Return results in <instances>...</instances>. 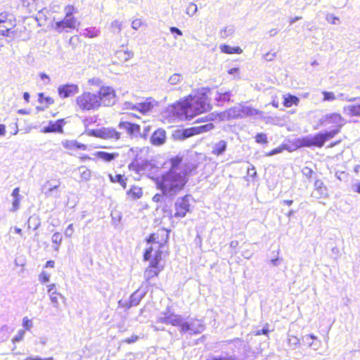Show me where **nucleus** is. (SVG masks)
I'll return each instance as SVG.
<instances>
[{
  "label": "nucleus",
  "mask_w": 360,
  "mask_h": 360,
  "mask_svg": "<svg viewBox=\"0 0 360 360\" xmlns=\"http://www.w3.org/2000/svg\"><path fill=\"white\" fill-rule=\"evenodd\" d=\"M187 181L186 173L170 169L160 176H158L155 184L163 195L174 197L184 188Z\"/></svg>",
  "instance_id": "nucleus-1"
},
{
  "label": "nucleus",
  "mask_w": 360,
  "mask_h": 360,
  "mask_svg": "<svg viewBox=\"0 0 360 360\" xmlns=\"http://www.w3.org/2000/svg\"><path fill=\"white\" fill-rule=\"evenodd\" d=\"M190 117L203 113L210 110V105L205 92L196 91L194 96L190 95L186 98Z\"/></svg>",
  "instance_id": "nucleus-2"
},
{
  "label": "nucleus",
  "mask_w": 360,
  "mask_h": 360,
  "mask_svg": "<svg viewBox=\"0 0 360 360\" xmlns=\"http://www.w3.org/2000/svg\"><path fill=\"white\" fill-rule=\"evenodd\" d=\"M158 233H153L150 236L148 239V243H153L158 250L155 251L154 258L150 262V266L146 269L144 272V278L147 282H150V281L155 276H158L159 272L161 271V269L159 267V262L161 259V252L160 251V248L161 247V244L156 241L158 236Z\"/></svg>",
  "instance_id": "nucleus-3"
},
{
  "label": "nucleus",
  "mask_w": 360,
  "mask_h": 360,
  "mask_svg": "<svg viewBox=\"0 0 360 360\" xmlns=\"http://www.w3.org/2000/svg\"><path fill=\"white\" fill-rule=\"evenodd\" d=\"M259 112L249 106L238 105L228 109L221 115L222 120H231L243 117L245 116H254Z\"/></svg>",
  "instance_id": "nucleus-4"
},
{
  "label": "nucleus",
  "mask_w": 360,
  "mask_h": 360,
  "mask_svg": "<svg viewBox=\"0 0 360 360\" xmlns=\"http://www.w3.org/2000/svg\"><path fill=\"white\" fill-rule=\"evenodd\" d=\"M65 16L63 20L57 21L55 25V30L61 32L65 28L74 29L77 25V20L73 17V13L77 12V8L72 6L68 5L65 7Z\"/></svg>",
  "instance_id": "nucleus-5"
},
{
  "label": "nucleus",
  "mask_w": 360,
  "mask_h": 360,
  "mask_svg": "<svg viewBox=\"0 0 360 360\" xmlns=\"http://www.w3.org/2000/svg\"><path fill=\"white\" fill-rule=\"evenodd\" d=\"M212 129H214V124L210 122L200 126H195L188 129L176 130L174 134V136L176 139H185L195 134H200L209 131Z\"/></svg>",
  "instance_id": "nucleus-6"
},
{
  "label": "nucleus",
  "mask_w": 360,
  "mask_h": 360,
  "mask_svg": "<svg viewBox=\"0 0 360 360\" xmlns=\"http://www.w3.org/2000/svg\"><path fill=\"white\" fill-rule=\"evenodd\" d=\"M77 103L83 110H91L99 105V96L97 91L94 93L84 92L77 98Z\"/></svg>",
  "instance_id": "nucleus-7"
},
{
  "label": "nucleus",
  "mask_w": 360,
  "mask_h": 360,
  "mask_svg": "<svg viewBox=\"0 0 360 360\" xmlns=\"http://www.w3.org/2000/svg\"><path fill=\"white\" fill-rule=\"evenodd\" d=\"M190 195H185L184 197L179 198L176 200L174 204V217H184L186 215V213L190 212Z\"/></svg>",
  "instance_id": "nucleus-8"
},
{
  "label": "nucleus",
  "mask_w": 360,
  "mask_h": 360,
  "mask_svg": "<svg viewBox=\"0 0 360 360\" xmlns=\"http://www.w3.org/2000/svg\"><path fill=\"white\" fill-rule=\"evenodd\" d=\"M170 112L174 116L181 120L192 119L188 114V108L186 99L173 105L170 109Z\"/></svg>",
  "instance_id": "nucleus-9"
},
{
  "label": "nucleus",
  "mask_w": 360,
  "mask_h": 360,
  "mask_svg": "<svg viewBox=\"0 0 360 360\" xmlns=\"http://www.w3.org/2000/svg\"><path fill=\"white\" fill-rule=\"evenodd\" d=\"M204 330V326L200 320L191 319L184 321L181 332L189 334H197Z\"/></svg>",
  "instance_id": "nucleus-10"
},
{
  "label": "nucleus",
  "mask_w": 360,
  "mask_h": 360,
  "mask_svg": "<svg viewBox=\"0 0 360 360\" xmlns=\"http://www.w3.org/2000/svg\"><path fill=\"white\" fill-rule=\"evenodd\" d=\"M340 131V125L338 129H334L329 131H326L324 133H319L316 135L311 136L313 146L317 147H322L325 142L329 139H333L337 134H338Z\"/></svg>",
  "instance_id": "nucleus-11"
},
{
  "label": "nucleus",
  "mask_w": 360,
  "mask_h": 360,
  "mask_svg": "<svg viewBox=\"0 0 360 360\" xmlns=\"http://www.w3.org/2000/svg\"><path fill=\"white\" fill-rule=\"evenodd\" d=\"M91 134L96 137L103 139H109L117 141L120 139V132L116 131L113 128L103 127L98 130H94Z\"/></svg>",
  "instance_id": "nucleus-12"
},
{
  "label": "nucleus",
  "mask_w": 360,
  "mask_h": 360,
  "mask_svg": "<svg viewBox=\"0 0 360 360\" xmlns=\"http://www.w3.org/2000/svg\"><path fill=\"white\" fill-rule=\"evenodd\" d=\"M158 322L166 324H172L182 328L184 323L182 318L179 315L172 313H163L158 318Z\"/></svg>",
  "instance_id": "nucleus-13"
},
{
  "label": "nucleus",
  "mask_w": 360,
  "mask_h": 360,
  "mask_svg": "<svg viewBox=\"0 0 360 360\" xmlns=\"http://www.w3.org/2000/svg\"><path fill=\"white\" fill-rule=\"evenodd\" d=\"M120 129L125 131L130 136H138L140 134L141 127L127 121H122L119 123Z\"/></svg>",
  "instance_id": "nucleus-14"
},
{
  "label": "nucleus",
  "mask_w": 360,
  "mask_h": 360,
  "mask_svg": "<svg viewBox=\"0 0 360 360\" xmlns=\"http://www.w3.org/2000/svg\"><path fill=\"white\" fill-rule=\"evenodd\" d=\"M60 185V181L58 179L51 181H46L41 186V191L46 198L52 197L53 193L58 189Z\"/></svg>",
  "instance_id": "nucleus-15"
},
{
  "label": "nucleus",
  "mask_w": 360,
  "mask_h": 360,
  "mask_svg": "<svg viewBox=\"0 0 360 360\" xmlns=\"http://www.w3.org/2000/svg\"><path fill=\"white\" fill-rule=\"evenodd\" d=\"M47 292L51 303L55 308L58 309L60 305L59 297L63 298V296L57 291L54 283L47 285Z\"/></svg>",
  "instance_id": "nucleus-16"
},
{
  "label": "nucleus",
  "mask_w": 360,
  "mask_h": 360,
  "mask_svg": "<svg viewBox=\"0 0 360 360\" xmlns=\"http://www.w3.org/2000/svg\"><path fill=\"white\" fill-rule=\"evenodd\" d=\"M99 96V103H102L104 105H112L115 103V91H97Z\"/></svg>",
  "instance_id": "nucleus-17"
},
{
  "label": "nucleus",
  "mask_w": 360,
  "mask_h": 360,
  "mask_svg": "<svg viewBox=\"0 0 360 360\" xmlns=\"http://www.w3.org/2000/svg\"><path fill=\"white\" fill-rule=\"evenodd\" d=\"M328 195L327 188L321 180H316L314 183V191L311 196L316 198H324Z\"/></svg>",
  "instance_id": "nucleus-18"
},
{
  "label": "nucleus",
  "mask_w": 360,
  "mask_h": 360,
  "mask_svg": "<svg viewBox=\"0 0 360 360\" xmlns=\"http://www.w3.org/2000/svg\"><path fill=\"white\" fill-rule=\"evenodd\" d=\"M165 131L162 129H158L153 134L150 141L155 146H160L165 143Z\"/></svg>",
  "instance_id": "nucleus-19"
},
{
  "label": "nucleus",
  "mask_w": 360,
  "mask_h": 360,
  "mask_svg": "<svg viewBox=\"0 0 360 360\" xmlns=\"http://www.w3.org/2000/svg\"><path fill=\"white\" fill-rule=\"evenodd\" d=\"M63 123V120H58L56 122H50L49 126L44 128V131L46 133L62 132Z\"/></svg>",
  "instance_id": "nucleus-20"
},
{
  "label": "nucleus",
  "mask_w": 360,
  "mask_h": 360,
  "mask_svg": "<svg viewBox=\"0 0 360 360\" xmlns=\"http://www.w3.org/2000/svg\"><path fill=\"white\" fill-rule=\"evenodd\" d=\"M325 120H327V124H336L335 129H338L340 125V128L342 126V117L340 114L331 113L325 115Z\"/></svg>",
  "instance_id": "nucleus-21"
},
{
  "label": "nucleus",
  "mask_w": 360,
  "mask_h": 360,
  "mask_svg": "<svg viewBox=\"0 0 360 360\" xmlns=\"http://www.w3.org/2000/svg\"><path fill=\"white\" fill-rule=\"evenodd\" d=\"M226 148L227 142L224 140H221L213 145L212 153L214 155L219 156L226 151Z\"/></svg>",
  "instance_id": "nucleus-22"
},
{
  "label": "nucleus",
  "mask_w": 360,
  "mask_h": 360,
  "mask_svg": "<svg viewBox=\"0 0 360 360\" xmlns=\"http://www.w3.org/2000/svg\"><path fill=\"white\" fill-rule=\"evenodd\" d=\"M15 26V20H8L0 23V34L2 35H8L9 32Z\"/></svg>",
  "instance_id": "nucleus-23"
},
{
  "label": "nucleus",
  "mask_w": 360,
  "mask_h": 360,
  "mask_svg": "<svg viewBox=\"0 0 360 360\" xmlns=\"http://www.w3.org/2000/svg\"><path fill=\"white\" fill-rule=\"evenodd\" d=\"M13 202H12V208L11 211L15 212L20 207V202L22 199V196L20 195V188H15L13 189L12 194Z\"/></svg>",
  "instance_id": "nucleus-24"
},
{
  "label": "nucleus",
  "mask_w": 360,
  "mask_h": 360,
  "mask_svg": "<svg viewBox=\"0 0 360 360\" xmlns=\"http://www.w3.org/2000/svg\"><path fill=\"white\" fill-rule=\"evenodd\" d=\"M118 153H109L105 151H98L96 156L105 162H110L118 157Z\"/></svg>",
  "instance_id": "nucleus-25"
},
{
  "label": "nucleus",
  "mask_w": 360,
  "mask_h": 360,
  "mask_svg": "<svg viewBox=\"0 0 360 360\" xmlns=\"http://www.w3.org/2000/svg\"><path fill=\"white\" fill-rule=\"evenodd\" d=\"M88 83L89 85L94 87L99 88L100 90H111L110 87L105 86L103 84V82L98 77H93L89 79L88 80Z\"/></svg>",
  "instance_id": "nucleus-26"
},
{
  "label": "nucleus",
  "mask_w": 360,
  "mask_h": 360,
  "mask_svg": "<svg viewBox=\"0 0 360 360\" xmlns=\"http://www.w3.org/2000/svg\"><path fill=\"white\" fill-rule=\"evenodd\" d=\"M349 101H352V98H349ZM352 101H354L356 103L354 105H349L347 107L349 113L352 115H360V98H353Z\"/></svg>",
  "instance_id": "nucleus-27"
},
{
  "label": "nucleus",
  "mask_w": 360,
  "mask_h": 360,
  "mask_svg": "<svg viewBox=\"0 0 360 360\" xmlns=\"http://www.w3.org/2000/svg\"><path fill=\"white\" fill-rule=\"evenodd\" d=\"M220 50L222 53L231 54V53H238L240 54L243 52V50L239 46L231 47L226 44H222L220 46Z\"/></svg>",
  "instance_id": "nucleus-28"
},
{
  "label": "nucleus",
  "mask_w": 360,
  "mask_h": 360,
  "mask_svg": "<svg viewBox=\"0 0 360 360\" xmlns=\"http://www.w3.org/2000/svg\"><path fill=\"white\" fill-rule=\"evenodd\" d=\"M143 295L139 293L138 291L134 292L129 298V307L136 306L139 304L140 301L143 298Z\"/></svg>",
  "instance_id": "nucleus-29"
},
{
  "label": "nucleus",
  "mask_w": 360,
  "mask_h": 360,
  "mask_svg": "<svg viewBox=\"0 0 360 360\" xmlns=\"http://www.w3.org/2000/svg\"><path fill=\"white\" fill-rule=\"evenodd\" d=\"M283 104L286 107H291L293 104L297 105L299 102L297 97L287 94L283 96Z\"/></svg>",
  "instance_id": "nucleus-30"
},
{
  "label": "nucleus",
  "mask_w": 360,
  "mask_h": 360,
  "mask_svg": "<svg viewBox=\"0 0 360 360\" xmlns=\"http://www.w3.org/2000/svg\"><path fill=\"white\" fill-rule=\"evenodd\" d=\"M122 30V22L119 20H115L110 25V30L112 33L120 34Z\"/></svg>",
  "instance_id": "nucleus-31"
},
{
  "label": "nucleus",
  "mask_w": 360,
  "mask_h": 360,
  "mask_svg": "<svg viewBox=\"0 0 360 360\" xmlns=\"http://www.w3.org/2000/svg\"><path fill=\"white\" fill-rule=\"evenodd\" d=\"M109 178L111 182L119 183L124 188H126L127 184L123 175L115 174L113 176L112 174H109Z\"/></svg>",
  "instance_id": "nucleus-32"
},
{
  "label": "nucleus",
  "mask_w": 360,
  "mask_h": 360,
  "mask_svg": "<svg viewBox=\"0 0 360 360\" xmlns=\"http://www.w3.org/2000/svg\"><path fill=\"white\" fill-rule=\"evenodd\" d=\"M128 195L131 196L134 199L140 198L142 196L143 192L140 187L133 186L127 192Z\"/></svg>",
  "instance_id": "nucleus-33"
},
{
  "label": "nucleus",
  "mask_w": 360,
  "mask_h": 360,
  "mask_svg": "<svg viewBox=\"0 0 360 360\" xmlns=\"http://www.w3.org/2000/svg\"><path fill=\"white\" fill-rule=\"evenodd\" d=\"M78 169L80 172V177L83 181H87L91 179V171L85 166H81L78 168Z\"/></svg>",
  "instance_id": "nucleus-34"
},
{
  "label": "nucleus",
  "mask_w": 360,
  "mask_h": 360,
  "mask_svg": "<svg viewBox=\"0 0 360 360\" xmlns=\"http://www.w3.org/2000/svg\"><path fill=\"white\" fill-rule=\"evenodd\" d=\"M39 101L41 104H45L44 108L48 107L49 105L52 104L53 103V100L52 98L49 96H44L43 93L39 94Z\"/></svg>",
  "instance_id": "nucleus-35"
},
{
  "label": "nucleus",
  "mask_w": 360,
  "mask_h": 360,
  "mask_svg": "<svg viewBox=\"0 0 360 360\" xmlns=\"http://www.w3.org/2000/svg\"><path fill=\"white\" fill-rule=\"evenodd\" d=\"M51 240H52L53 243L56 245V246L54 247V250L58 251V248H59V245L61 244V242H62L61 234L58 232H56L52 236Z\"/></svg>",
  "instance_id": "nucleus-36"
},
{
  "label": "nucleus",
  "mask_w": 360,
  "mask_h": 360,
  "mask_svg": "<svg viewBox=\"0 0 360 360\" xmlns=\"http://www.w3.org/2000/svg\"><path fill=\"white\" fill-rule=\"evenodd\" d=\"M198 12L197 5L193 2L190 3L186 9V13L192 17Z\"/></svg>",
  "instance_id": "nucleus-37"
},
{
  "label": "nucleus",
  "mask_w": 360,
  "mask_h": 360,
  "mask_svg": "<svg viewBox=\"0 0 360 360\" xmlns=\"http://www.w3.org/2000/svg\"><path fill=\"white\" fill-rule=\"evenodd\" d=\"M325 101H333L336 98H341L342 96V94H340L337 97L334 96L332 91H323Z\"/></svg>",
  "instance_id": "nucleus-38"
},
{
  "label": "nucleus",
  "mask_w": 360,
  "mask_h": 360,
  "mask_svg": "<svg viewBox=\"0 0 360 360\" xmlns=\"http://www.w3.org/2000/svg\"><path fill=\"white\" fill-rule=\"evenodd\" d=\"M288 342L289 346L292 348H296V347L300 344V340L296 336L289 335Z\"/></svg>",
  "instance_id": "nucleus-39"
},
{
  "label": "nucleus",
  "mask_w": 360,
  "mask_h": 360,
  "mask_svg": "<svg viewBox=\"0 0 360 360\" xmlns=\"http://www.w3.org/2000/svg\"><path fill=\"white\" fill-rule=\"evenodd\" d=\"M98 30L95 28H89L84 30V35L87 37H95L98 35Z\"/></svg>",
  "instance_id": "nucleus-40"
},
{
  "label": "nucleus",
  "mask_w": 360,
  "mask_h": 360,
  "mask_svg": "<svg viewBox=\"0 0 360 360\" xmlns=\"http://www.w3.org/2000/svg\"><path fill=\"white\" fill-rule=\"evenodd\" d=\"M8 20H15L14 15L11 13H8L6 12L0 13V23L4 22V21H8Z\"/></svg>",
  "instance_id": "nucleus-41"
},
{
  "label": "nucleus",
  "mask_w": 360,
  "mask_h": 360,
  "mask_svg": "<svg viewBox=\"0 0 360 360\" xmlns=\"http://www.w3.org/2000/svg\"><path fill=\"white\" fill-rule=\"evenodd\" d=\"M181 79L182 76L181 75L175 73L169 77L168 82L170 84L175 85L178 84L181 80Z\"/></svg>",
  "instance_id": "nucleus-42"
},
{
  "label": "nucleus",
  "mask_w": 360,
  "mask_h": 360,
  "mask_svg": "<svg viewBox=\"0 0 360 360\" xmlns=\"http://www.w3.org/2000/svg\"><path fill=\"white\" fill-rule=\"evenodd\" d=\"M255 141L257 143H267V136L265 134L259 133L255 136Z\"/></svg>",
  "instance_id": "nucleus-43"
},
{
  "label": "nucleus",
  "mask_w": 360,
  "mask_h": 360,
  "mask_svg": "<svg viewBox=\"0 0 360 360\" xmlns=\"http://www.w3.org/2000/svg\"><path fill=\"white\" fill-rule=\"evenodd\" d=\"M300 146L304 147H311L313 146L312 137H305L300 141Z\"/></svg>",
  "instance_id": "nucleus-44"
},
{
  "label": "nucleus",
  "mask_w": 360,
  "mask_h": 360,
  "mask_svg": "<svg viewBox=\"0 0 360 360\" xmlns=\"http://www.w3.org/2000/svg\"><path fill=\"white\" fill-rule=\"evenodd\" d=\"M25 334V330H19L18 331V333L16 334V335L13 338L12 341L13 342H18L22 341L24 338Z\"/></svg>",
  "instance_id": "nucleus-45"
},
{
  "label": "nucleus",
  "mask_w": 360,
  "mask_h": 360,
  "mask_svg": "<svg viewBox=\"0 0 360 360\" xmlns=\"http://www.w3.org/2000/svg\"><path fill=\"white\" fill-rule=\"evenodd\" d=\"M22 326L25 330H29L32 328L33 323L27 317H24L22 319Z\"/></svg>",
  "instance_id": "nucleus-46"
},
{
  "label": "nucleus",
  "mask_w": 360,
  "mask_h": 360,
  "mask_svg": "<svg viewBox=\"0 0 360 360\" xmlns=\"http://www.w3.org/2000/svg\"><path fill=\"white\" fill-rule=\"evenodd\" d=\"M181 162V159L179 158H173L171 160L172 162V167L170 169H174L177 171H181V169L179 167V164Z\"/></svg>",
  "instance_id": "nucleus-47"
},
{
  "label": "nucleus",
  "mask_w": 360,
  "mask_h": 360,
  "mask_svg": "<svg viewBox=\"0 0 360 360\" xmlns=\"http://www.w3.org/2000/svg\"><path fill=\"white\" fill-rule=\"evenodd\" d=\"M314 340H316V337L314 335H305L302 338L303 343L305 345H308L309 347L310 343H311Z\"/></svg>",
  "instance_id": "nucleus-48"
},
{
  "label": "nucleus",
  "mask_w": 360,
  "mask_h": 360,
  "mask_svg": "<svg viewBox=\"0 0 360 360\" xmlns=\"http://www.w3.org/2000/svg\"><path fill=\"white\" fill-rule=\"evenodd\" d=\"M326 20L333 25H337L340 21L339 18L333 15V14H328L326 15Z\"/></svg>",
  "instance_id": "nucleus-49"
},
{
  "label": "nucleus",
  "mask_w": 360,
  "mask_h": 360,
  "mask_svg": "<svg viewBox=\"0 0 360 360\" xmlns=\"http://www.w3.org/2000/svg\"><path fill=\"white\" fill-rule=\"evenodd\" d=\"M143 24V22L141 20V19L136 18L131 22V27L134 30H137L139 28H140L142 26Z\"/></svg>",
  "instance_id": "nucleus-50"
},
{
  "label": "nucleus",
  "mask_w": 360,
  "mask_h": 360,
  "mask_svg": "<svg viewBox=\"0 0 360 360\" xmlns=\"http://www.w3.org/2000/svg\"><path fill=\"white\" fill-rule=\"evenodd\" d=\"M63 145L65 148L73 150L75 149L76 141H66Z\"/></svg>",
  "instance_id": "nucleus-51"
},
{
  "label": "nucleus",
  "mask_w": 360,
  "mask_h": 360,
  "mask_svg": "<svg viewBox=\"0 0 360 360\" xmlns=\"http://www.w3.org/2000/svg\"><path fill=\"white\" fill-rule=\"evenodd\" d=\"M284 149V147L279 146L276 148L271 150L270 152L266 153V156H273L274 155L281 153Z\"/></svg>",
  "instance_id": "nucleus-52"
},
{
  "label": "nucleus",
  "mask_w": 360,
  "mask_h": 360,
  "mask_svg": "<svg viewBox=\"0 0 360 360\" xmlns=\"http://www.w3.org/2000/svg\"><path fill=\"white\" fill-rule=\"evenodd\" d=\"M68 88L72 89V90H78V86L76 84H65V85H60L58 90L62 91V90H68Z\"/></svg>",
  "instance_id": "nucleus-53"
},
{
  "label": "nucleus",
  "mask_w": 360,
  "mask_h": 360,
  "mask_svg": "<svg viewBox=\"0 0 360 360\" xmlns=\"http://www.w3.org/2000/svg\"><path fill=\"white\" fill-rule=\"evenodd\" d=\"M74 231H75V230H74L73 224H71L66 228V229L65 231V235L66 237L70 238L73 235Z\"/></svg>",
  "instance_id": "nucleus-54"
},
{
  "label": "nucleus",
  "mask_w": 360,
  "mask_h": 360,
  "mask_svg": "<svg viewBox=\"0 0 360 360\" xmlns=\"http://www.w3.org/2000/svg\"><path fill=\"white\" fill-rule=\"evenodd\" d=\"M154 250V247L153 246H151L148 248L146 249L145 253H144V255H143V257H144V260H149L150 258L152 256V252L153 250Z\"/></svg>",
  "instance_id": "nucleus-55"
},
{
  "label": "nucleus",
  "mask_w": 360,
  "mask_h": 360,
  "mask_svg": "<svg viewBox=\"0 0 360 360\" xmlns=\"http://www.w3.org/2000/svg\"><path fill=\"white\" fill-rule=\"evenodd\" d=\"M50 276L49 274H46V272L43 271L39 275V281L42 283H46L49 281Z\"/></svg>",
  "instance_id": "nucleus-56"
},
{
  "label": "nucleus",
  "mask_w": 360,
  "mask_h": 360,
  "mask_svg": "<svg viewBox=\"0 0 360 360\" xmlns=\"http://www.w3.org/2000/svg\"><path fill=\"white\" fill-rule=\"evenodd\" d=\"M39 77L44 84H48L51 81L50 77L45 73H40Z\"/></svg>",
  "instance_id": "nucleus-57"
},
{
  "label": "nucleus",
  "mask_w": 360,
  "mask_h": 360,
  "mask_svg": "<svg viewBox=\"0 0 360 360\" xmlns=\"http://www.w3.org/2000/svg\"><path fill=\"white\" fill-rule=\"evenodd\" d=\"M248 175L252 178H255L257 176V172L253 165H251V167L248 168Z\"/></svg>",
  "instance_id": "nucleus-58"
},
{
  "label": "nucleus",
  "mask_w": 360,
  "mask_h": 360,
  "mask_svg": "<svg viewBox=\"0 0 360 360\" xmlns=\"http://www.w3.org/2000/svg\"><path fill=\"white\" fill-rule=\"evenodd\" d=\"M320 341L316 340H314L311 343H310V347L314 350H317L320 346Z\"/></svg>",
  "instance_id": "nucleus-59"
},
{
  "label": "nucleus",
  "mask_w": 360,
  "mask_h": 360,
  "mask_svg": "<svg viewBox=\"0 0 360 360\" xmlns=\"http://www.w3.org/2000/svg\"><path fill=\"white\" fill-rule=\"evenodd\" d=\"M139 339V337L137 335H133L129 338H127L124 342L128 344H131L135 342Z\"/></svg>",
  "instance_id": "nucleus-60"
},
{
  "label": "nucleus",
  "mask_w": 360,
  "mask_h": 360,
  "mask_svg": "<svg viewBox=\"0 0 360 360\" xmlns=\"http://www.w3.org/2000/svg\"><path fill=\"white\" fill-rule=\"evenodd\" d=\"M169 30L173 34H176L177 35L179 36H182L183 35V32L177 27H171L169 28Z\"/></svg>",
  "instance_id": "nucleus-61"
},
{
  "label": "nucleus",
  "mask_w": 360,
  "mask_h": 360,
  "mask_svg": "<svg viewBox=\"0 0 360 360\" xmlns=\"http://www.w3.org/2000/svg\"><path fill=\"white\" fill-rule=\"evenodd\" d=\"M268 333H269V330L265 328H264L261 330H257L254 332L255 335H266Z\"/></svg>",
  "instance_id": "nucleus-62"
},
{
  "label": "nucleus",
  "mask_w": 360,
  "mask_h": 360,
  "mask_svg": "<svg viewBox=\"0 0 360 360\" xmlns=\"http://www.w3.org/2000/svg\"><path fill=\"white\" fill-rule=\"evenodd\" d=\"M230 98V94L229 93V91H225L224 94H221L219 96V99L220 100H223V101H229Z\"/></svg>",
  "instance_id": "nucleus-63"
},
{
  "label": "nucleus",
  "mask_w": 360,
  "mask_h": 360,
  "mask_svg": "<svg viewBox=\"0 0 360 360\" xmlns=\"http://www.w3.org/2000/svg\"><path fill=\"white\" fill-rule=\"evenodd\" d=\"M352 191L360 193V181L352 185Z\"/></svg>",
  "instance_id": "nucleus-64"
}]
</instances>
